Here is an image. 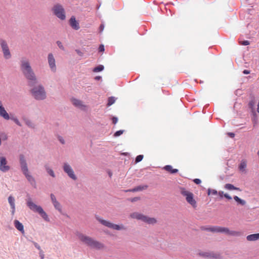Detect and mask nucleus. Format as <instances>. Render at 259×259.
Masks as SVG:
<instances>
[{
    "instance_id": "1",
    "label": "nucleus",
    "mask_w": 259,
    "mask_h": 259,
    "mask_svg": "<svg viewBox=\"0 0 259 259\" xmlns=\"http://www.w3.org/2000/svg\"><path fill=\"white\" fill-rule=\"evenodd\" d=\"M20 67L24 75L28 79L33 82L37 81V77L28 58L26 57L21 58L20 60Z\"/></svg>"
},
{
    "instance_id": "2",
    "label": "nucleus",
    "mask_w": 259,
    "mask_h": 259,
    "mask_svg": "<svg viewBox=\"0 0 259 259\" xmlns=\"http://www.w3.org/2000/svg\"><path fill=\"white\" fill-rule=\"evenodd\" d=\"M76 236L81 242L92 248L101 250L105 247V245L102 243L81 233L77 232Z\"/></svg>"
},
{
    "instance_id": "3",
    "label": "nucleus",
    "mask_w": 259,
    "mask_h": 259,
    "mask_svg": "<svg viewBox=\"0 0 259 259\" xmlns=\"http://www.w3.org/2000/svg\"><path fill=\"white\" fill-rule=\"evenodd\" d=\"M0 117L5 120H11L15 124L19 126H22L21 122L18 118L13 114H9L6 107H5L3 102L0 100Z\"/></svg>"
},
{
    "instance_id": "4",
    "label": "nucleus",
    "mask_w": 259,
    "mask_h": 259,
    "mask_svg": "<svg viewBox=\"0 0 259 259\" xmlns=\"http://www.w3.org/2000/svg\"><path fill=\"white\" fill-rule=\"evenodd\" d=\"M32 97L36 100L42 101L45 100L47 97V92L45 87L42 84H38L34 86L31 90Z\"/></svg>"
},
{
    "instance_id": "5",
    "label": "nucleus",
    "mask_w": 259,
    "mask_h": 259,
    "mask_svg": "<svg viewBox=\"0 0 259 259\" xmlns=\"http://www.w3.org/2000/svg\"><path fill=\"white\" fill-rule=\"evenodd\" d=\"M130 217L132 219L140 220L148 225H154L157 222L155 218H151L138 212H134L131 213Z\"/></svg>"
},
{
    "instance_id": "6",
    "label": "nucleus",
    "mask_w": 259,
    "mask_h": 259,
    "mask_svg": "<svg viewBox=\"0 0 259 259\" xmlns=\"http://www.w3.org/2000/svg\"><path fill=\"white\" fill-rule=\"evenodd\" d=\"M95 219L102 225L113 230L117 231L125 230L126 228L122 224H115L108 221L103 219L98 215H95Z\"/></svg>"
},
{
    "instance_id": "7",
    "label": "nucleus",
    "mask_w": 259,
    "mask_h": 259,
    "mask_svg": "<svg viewBox=\"0 0 259 259\" xmlns=\"http://www.w3.org/2000/svg\"><path fill=\"white\" fill-rule=\"evenodd\" d=\"M179 190L181 194L185 197L187 202L193 207H196V201L194 198L193 194L184 187H180Z\"/></svg>"
},
{
    "instance_id": "8",
    "label": "nucleus",
    "mask_w": 259,
    "mask_h": 259,
    "mask_svg": "<svg viewBox=\"0 0 259 259\" xmlns=\"http://www.w3.org/2000/svg\"><path fill=\"white\" fill-rule=\"evenodd\" d=\"M47 60L50 71L52 73H56L58 67L55 55L52 53H49L47 55Z\"/></svg>"
},
{
    "instance_id": "9",
    "label": "nucleus",
    "mask_w": 259,
    "mask_h": 259,
    "mask_svg": "<svg viewBox=\"0 0 259 259\" xmlns=\"http://www.w3.org/2000/svg\"><path fill=\"white\" fill-rule=\"evenodd\" d=\"M19 162L21 171L24 176L27 178H31L32 176L28 169L27 161L24 155L21 154L19 156Z\"/></svg>"
},
{
    "instance_id": "10",
    "label": "nucleus",
    "mask_w": 259,
    "mask_h": 259,
    "mask_svg": "<svg viewBox=\"0 0 259 259\" xmlns=\"http://www.w3.org/2000/svg\"><path fill=\"white\" fill-rule=\"evenodd\" d=\"M0 46L2 49L4 58L5 60H9L11 59L12 55L6 40L3 39H1Z\"/></svg>"
},
{
    "instance_id": "11",
    "label": "nucleus",
    "mask_w": 259,
    "mask_h": 259,
    "mask_svg": "<svg viewBox=\"0 0 259 259\" xmlns=\"http://www.w3.org/2000/svg\"><path fill=\"white\" fill-rule=\"evenodd\" d=\"M198 255L208 259H224L223 256L218 252L201 251L198 252Z\"/></svg>"
},
{
    "instance_id": "12",
    "label": "nucleus",
    "mask_w": 259,
    "mask_h": 259,
    "mask_svg": "<svg viewBox=\"0 0 259 259\" xmlns=\"http://www.w3.org/2000/svg\"><path fill=\"white\" fill-rule=\"evenodd\" d=\"M53 13L58 17L59 19L64 20L66 18L65 12L63 7L57 4L55 5L52 9Z\"/></svg>"
},
{
    "instance_id": "13",
    "label": "nucleus",
    "mask_w": 259,
    "mask_h": 259,
    "mask_svg": "<svg viewBox=\"0 0 259 259\" xmlns=\"http://www.w3.org/2000/svg\"><path fill=\"white\" fill-rule=\"evenodd\" d=\"M10 168L6 157L3 153L0 152V170L3 172H6L10 169Z\"/></svg>"
},
{
    "instance_id": "14",
    "label": "nucleus",
    "mask_w": 259,
    "mask_h": 259,
    "mask_svg": "<svg viewBox=\"0 0 259 259\" xmlns=\"http://www.w3.org/2000/svg\"><path fill=\"white\" fill-rule=\"evenodd\" d=\"M62 168L64 172L70 178H76L74 171L71 165L68 162H64L62 165Z\"/></svg>"
},
{
    "instance_id": "15",
    "label": "nucleus",
    "mask_w": 259,
    "mask_h": 259,
    "mask_svg": "<svg viewBox=\"0 0 259 259\" xmlns=\"http://www.w3.org/2000/svg\"><path fill=\"white\" fill-rule=\"evenodd\" d=\"M27 206L29 208L34 212L39 213L43 208L39 205H36L30 197L27 198L26 200Z\"/></svg>"
},
{
    "instance_id": "16",
    "label": "nucleus",
    "mask_w": 259,
    "mask_h": 259,
    "mask_svg": "<svg viewBox=\"0 0 259 259\" xmlns=\"http://www.w3.org/2000/svg\"><path fill=\"white\" fill-rule=\"evenodd\" d=\"M70 102L74 106L81 110L86 111L87 110V105L84 104V103L79 99L75 98H72L70 99Z\"/></svg>"
},
{
    "instance_id": "17",
    "label": "nucleus",
    "mask_w": 259,
    "mask_h": 259,
    "mask_svg": "<svg viewBox=\"0 0 259 259\" xmlns=\"http://www.w3.org/2000/svg\"><path fill=\"white\" fill-rule=\"evenodd\" d=\"M219 233H223L231 236H239L241 235L240 232L230 230L228 228L222 227H219Z\"/></svg>"
},
{
    "instance_id": "18",
    "label": "nucleus",
    "mask_w": 259,
    "mask_h": 259,
    "mask_svg": "<svg viewBox=\"0 0 259 259\" xmlns=\"http://www.w3.org/2000/svg\"><path fill=\"white\" fill-rule=\"evenodd\" d=\"M8 201L10 205L11 214L14 215L16 211L15 199L13 196L10 195L8 197Z\"/></svg>"
},
{
    "instance_id": "19",
    "label": "nucleus",
    "mask_w": 259,
    "mask_h": 259,
    "mask_svg": "<svg viewBox=\"0 0 259 259\" xmlns=\"http://www.w3.org/2000/svg\"><path fill=\"white\" fill-rule=\"evenodd\" d=\"M247 161L245 159H242L239 166L238 169L241 173L246 174L247 172Z\"/></svg>"
},
{
    "instance_id": "20",
    "label": "nucleus",
    "mask_w": 259,
    "mask_h": 259,
    "mask_svg": "<svg viewBox=\"0 0 259 259\" xmlns=\"http://www.w3.org/2000/svg\"><path fill=\"white\" fill-rule=\"evenodd\" d=\"M69 24L73 29L78 30L80 28L78 22L76 20L74 16H72L70 19Z\"/></svg>"
},
{
    "instance_id": "21",
    "label": "nucleus",
    "mask_w": 259,
    "mask_h": 259,
    "mask_svg": "<svg viewBox=\"0 0 259 259\" xmlns=\"http://www.w3.org/2000/svg\"><path fill=\"white\" fill-rule=\"evenodd\" d=\"M14 225L15 227L22 234H24L25 233L24 226L23 224L20 223L18 220H15L14 221Z\"/></svg>"
},
{
    "instance_id": "22",
    "label": "nucleus",
    "mask_w": 259,
    "mask_h": 259,
    "mask_svg": "<svg viewBox=\"0 0 259 259\" xmlns=\"http://www.w3.org/2000/svg\"><path fill=\"white\" fill-rule=\"evenodd\" d=\"M246 239L249 241H255L259 240V233L252 234L247 236Z\"/></svg>"
},
{
    "instance_id": "23",
    "label": "nucleus",
    "mask_w": 259,
    "mask_h": 259,
    "mask_svg": "<svg viewBox=\"0 0 259 259\" xmlns=\"http://www.w3.org/2000/svg\"><path fill=\"white\" fill-rule=\"evenodd\" d=\"M148 188V186L146 185H140L132 189V192L142 191L144 190H146Z\"/></svg>"
},
{
    "instance_id": "24",
    "label": "nucleus",
    "mask_w": 259,
    "mask_h": 259,
    "mask_svg": "<svg viewBox=\"0 0 259 259\" xmlns=\"http://www.w3.org/2000/svg\"><path fill=\"white\" fill-rule=\"evenodd\" d=\"M45 169L49 175V176L51 177L54 178L56 177L55 174L54 170L50 167V166L48 165H45Z\"/></svg>"
},
{
    "instance_id": "25",
    "label": "nucleus",
    "mask_w": 259,
    "mask_h": 259,
    "mask_svg": "<svg viewBox=\"0 0 259 259\" xmlns=\"http://www.w3.org/2000/svg\"><path fill=\"white\" fill-rule=\"evenodd\" d=\"M38 214L41 216V217L46 221L49 222L50 219L48 217L47 213L44 210L42 209L40 212H39Z\"/></svg>"
},
{
    "instance_id": "26",
    "label": "nucleus",
    "mask_w": 259,
    "mask_h": 259,
    "mask_svg": "<svg viewBox=\"0 0 259 259\" xmlns=\"http://www.w3.org/2000/svg\"><path fill=\"white\" fill-rule=\"evenodd\" d=\"M55 208L59 212L61 213L62 212V207L60 203L58 201L55 202L53 204Z\"/></svg>"
},
{
    "instance_id": "27",
    "label": "nucleus",
    "mask_w": 259,
    "mask_h": 259,
    "mask_svg": "<svg viewBox=\"0 0 259 259\" xmlns=\"http://www.w3.org/2000/svg\"><path fill=\"white\" fill-rule=\"evenodd\" d=\"M225 188L229 190H236L240 191V189L239 188L236 187L234 186L233 185L230 184H227L225 186Z\"/></svg>"
},
{
    "instance_id": "28",
    "label": "nucleus",
    "mask_w": 259,
    "mask_h": 259,
    "mask_svg": "<svg viewBox=\"0 0 259 259\" xmlns=\"http://www.w3.org/2000/svg\"><path fill=\"white\" fill-rule=\"evenodd\" d=\"M234 199L236 202L242 205H244L246 204V201L244 200L240 199L237 196H235Z\"/></svg>"
},
{
    "instance_id": "29",
    "label": "nucleus",
    "mask_w": 259,
    "mask_h": 259,
    "mask_svg": "<svg viewBox=\"0 0 259 259\" xmlns=\"http://www.w3.org/2000/svg\"><path fill=\"white\" fill-rule=\"evenodd\" d=\"M219 227H212L206 228V230L211 232H218L219 233Z\"/></svg>"
},
{
    "instance_id": "30",
    "label": "nucleus",
    "mask_w": 259,
    "mask_h": 259,
    "mask_svg": "<svg viewBox=\"0 0 259 259\" xmlns=\"http://www.w3.org/2000/svg\"><path fill=\"white\" fill-rule=\"evenodd\" d=\"M165 169L169 171H171V173H175L178 171L177 169H172L170 165H167L165 167Z\"/></svg>"
},
{
    "instance_id": "31",
    "label": "nucleus",
    "mask_w": 259,
    "mask_h": 259,
    "mask_svg": "<svg viewBox=\"0 0 259 259\" xmlns=\"http://www.w3.org/2000/svg\"><path fill=\"white\" fill-rule=\"evenodd\" d=\"M207 194L208 195H215L218 194V192L217 190H215L214 189H211L209 188L207 190Z\"/></svg>"
},
{
    "instance_id": "32",
    "label": "nucleus",
    "mask_w": 259,
    "mask_h": 259,
    "mask_svg": "<svg viewBox=\"0 0 259 259\" xmlns=\"http://www.w3.org/2000/svg\"><path fill=\"white\" fill-rule=\"evenodd\" d=\"M115 100H116V99L114 97H110L108 99V102L107 105L108 106H111L115 102Z\"/></svg>"
},
{
    "instance_id": "33",
    "label": "nucleus",
    "mask_w": 259,
    "mask_h": 259,
    "mask_svg": "<svg viewBox=\"0 0 259 259\" xmlns=\"http://www.w3.org/2000/svg\"><path fill=\"white\" fill-rule=\"evenodd\" d=\"M103 69H104V66L103 65H99L97 67H95L94 69V71L96 72H99V71H102L103 70Z\"/></svg>"
},
{
    "instance_id": "34",
    "label": "nucleus",
    "mask_w": 259,
    "mask_h": 259,
    "mask_svg": "<svg viewBox=\"0 0 259 259\" xmlns=\"http://www.w3.org/2000/svg\"><path fill=\"white\" fill-rule=\"evenodd\" d=\"M57 139L59 141V142L62 144H65L66 141L64 138L61 136H58Z\"/></svg>"
},
{
    "instance_id": "35",
    "label": "nucleus",
    "mask_w": 259,
    "mask_h": 259,
    "mask_svg": "<svg viewBox=\"0 0 259 259\" xmlns=\"http://www.w3.org/2000/svg\"><path fill=\"white\" fill-rule=\"evenodd\" d=\"M141 199L140 197H135L134 198H128L127 200L132 202H135L136 201H139Z\"/></svg>"
},
{
    "instance_id": "36",
    "label": "nucleus",
    "mask_w": 259,
    "mask_h": 259,
    "mask_svg": "<svg viewBox=\"0 0 259 259\" xmlns=\"http://www.w3.org/2000/svg\"><path fill=\"white\" fill-rule=\"evenodd\" d=\"M25 122L26 124L29 127H32L33 126V123L29 119H25Z\"/></svg>"
},
{
    "instance_id": "37",
    "label": "nucleus",
    "mask_w": 259,
    "mask_h": 259,
    "mask_svg": "<svg viewBox=\"0 0 259 259\" xmlns=\"http://www.w3.org/2000/svg\"><path fill=\"white\" fill-rule=\"evenodd\" d=\"M50 198L52 204L58 201L56 198V196L53 194H51L50 195Z\"/></svg>"
},
{
    "instance_id": "38",
    "label": "nucleus",
    "mask_w": 259,
    "mask_h": 259,
    "mask_svg": "<svg viewBox=\"0 0 259 259\" xmlns=\"http://www.w3.org/2000/svg\"><path fill=\"white\" fill-rule=\"evenodd\" d=\"M57 45L58 47L61 50H64V47L62 44V43L60 41H57Z\"/></svg>"
},
{
    "instance_id": "39",
    "label": "nucleus",
    "mask_w": 259,
    "mask_h": 259,
    "mask_svg": "<svg viewBox=\"0 0 259 259\" xmlns=\"http://www.w3.org/2000/svg\"><path fill=\"white\" fill-rule=\"evenodd\" d=\"M143 158V156L142 155H139L138 156H137L136 158V162L138 163L140 161H141Z\"/></svg>"
},
{
    "instance_id": "40",
    "label": "nucleus",
    "mask_w": 259,
    "mask_h": 259,
    "mask_svg": "<svg viewBox=\"0 0 259 259\" xmlns=\"http://www.w3.org/2000/svg\"><path fill=\"white\" fill-rule=\"evenodd\" d=\"M123 133V131H122V130H120V131H117L114 134V137H118V136H120L121 134H122Z\"/></svg>"
},
{
    "instance_id": "41",
    "label": "nucleus",
    "mask_w": 259,
    "mask_h": 259,
    "mask_svg": "<svg viewBox=\"0 0 259 259\" xmlns=\"http://www.w3.org/2000/svg\"><path fill=\"white\" fill-rule=\"evenodd\" d=\"M2 141H6L8 139V136L6 134H4L2 135V137L1 138Z\"/></svg>"
},
{
    "instance_id": "42",
    "label": "nucleus",
    "mask_w": 259,
    "mask_h": 259,
    "mask_svg": "<svg viewBox=\"0 0 259 259\" xmlns=\"http://www.w3.org/2000/svg\"><path fill=\"white\" fill-rule=\"evenodd\" d=\"M240 44L241 45H243V46H247V45H249V41H248V40L242 41H240Z\"/></svg>"
},
{
    "instance_id": "43",
    "label": "nucleus",
    "mask_w": 259,
    "mask_h": 259,
    "mask_svg": "<svg viewBox=\"0 0 259 259\" xmlns=\"http://www.w3.org/2000/svg\"><path fill=\"white\" fill-rule=\"evenodd\" d=\"M33 243L34 245V246L38 249L39 250V251H40V250H41V248H40V246H39V245L35 242H33Z\"/></svg>"
},
{
    "instance_id": "44",
    "label": "nucleus",
    "mask_w": 259,
    "mask_h": 259,
    "mask_svg": "<svg viewBox=\"0 0 259 259\" xmlns=\"http://www.w3.org/2000/svg\"><path fill=\"white\" fill-rule=\"evenodd\" d=\"M39 256L41 257V259H44L45 257V254L44 253V252L42 250H40V251L39 252Z\"/></svg>"
},
{
    "instance_id": "45",
    "label": "nucleus",
    "mask_w": 259,
    "mask_h": 259,
    "mask_svg": "<svg viewBox=\"0 0 259 259\" xmlns=\"http://www.w3.org/2000/svg\"><path fill=\"white\" fill-rule=\"evenodd\" d=\"M249 106L250 108L252 109V112H254V103L253 102H251L249 103Z\"/></svg>"
},
{
    "instance_id": "46",
    "label": "nucleus",
    "mask_w": 259,
    "mask_h": 259,
    "mask_svg": "<svg viewBox=\"0 0 259 259\" xmlns=\"http://www.w3.org/2000/svg\"><path fill=\"white\" fill-rule=\"evenodd\" d=\"M224 196L229 200L232 199V197L228 194H224Z\"/></svg>"
},
{
    "instance_id": "47",
    "label": "nucleus",
    "mask_w": 259,
    "mask_h": 259,
    "mask_svg": "<svg viewBox=\"0 0 259 259\" xmlns=\"http://www.w3.org/2000/svg\"><path fill=\"white\" fill-rule=\"evenodd\" d=\"M194 182L196 184H199L200 183H201V180L200 179H194Z\"/></svg>"
},
{
    "instance_id": "48",
    "label": "nucleus",
    "mask_w": 259,
    "mask_h": 259,
    "mask_svg": "<svg viewBox=\"0 0 259 259\" xmlns=\"http://www.w3.org/2000/svg\"><path fill=\"white\" fill-rule=\"evenodd\" d=\"M118 121V119L117 117H113L112 118V122L114 124H116Z\"/></svg>"
},
{
    "instance_id": "49",
    "label": "nucleus",
    "mask_w": 259,
    "mask_h": 259,
    "mask_svg": "<svg viewBox=\"0 0 259 259\" xmlns=\"http://www.w3.org/2000/svg\"><path fill=\"white\" fill-rule=\"evenodd\" d=\"M99 50L100 52H102L104 50V46L103 45H101L100 46L99 48Z\"/></svg>"
},
{
    "instance_id": "50",
    "label": "nucleus",
    "mask_w": 259,
    "mask_h": 259,
    "mask_svg": "<svg viewBox=\"0 0 259 259\" xmlns=\"http://www.w3.org/2000/svg\"><path fill=\"white\" fill-rule=\"evenodd\" d=\"M218 194L221 198H222L224 195V192L223 191H219V192H218Z\"/></svg>"
},
{
    "instance_id": "51",
    "label": "nucleus",
    "mask_w": 259,
    "mask_h": 259,
    "mask_svg": "<svg viewBox=\"0 0 259 259\" xmlns=\"http://www.w3.org/2000/svg\"><path fill=\"white\" fill-rule=\"evenodd\" d=\"M243 72L245 74H248L250 73V71L247 70H244Z\"/></svg>"
},
{
    "instance_id": "52",
    "label": "nucleus",
    "mask_w": 259,
    "mask_h": 259,
    "mask_svg": "<svg viewBox=\"0 0 259 259\" xmlns=\"http://www.w3.org/2000/svg\"><path fill=\"white\" fill-rule=\"evenodd\" d=\"M228 135L231 138H233L235 136L234 134L232 133H228Z\"/></svg>"
},
{
    "instance_id": "53",
    "label": "nucleus",
    "mask_w": 259,
    "mask_h": 259,
    "mask_svg": "<svg viewBox=\"0 0 259 259\" xmlns=\"http://www.w3.org/2000/svg\"><path fill=\"white\" fill-rule=\"evenodd\" d=\"M104 25L103 24L101 25L100 26V31H102L104 29Z\"/></svg>"
},
{
    "instance_id": "54",
    "label": "nucleus",
    "mask_w": 259,
    "mask_h": 259,
    "mask_svg": "<svg viewBox=\"0 0 259 259\" xmlns=\"http://www.w3.org/2000/svg\"><path fill=\"white\" fill-rule=\"evenodd\" d=\"M257 112L259 113V100L258 101L257 104Z\"/></svg>"
},
{
    "instance_id": "55",
    "label": "nucleus",
    "mask_w": 259,
    "mask_h": 259,
    "mask_svg": "<svg viewBox=\"0 0 259 259\" xmlns=\"http://www.w3.org/2000/svg\"><path fill=\"white\" fill-rule=\"evenodd\" d=\"M125 192H132V189H128V190H125Z\"/></svg>"
},
{
    "instance_id": "56",
    "label": "nucleus",
    "mask_w": 259,
    "mask_h": 259,
    "mask_svg": "<svg viewBox=\"0 0 259 259\" xmlns=\"http://www.w3.org/2000/svg\"><path fill=\"white\" fill-rule=\"evenodd\" d=\"M96 79H97V80H99L101 78V77L100 76H97L96 77Z\"/></svg>"
},
{
    "instance_id": "57",
    "label": "nucleus",
    "mask_w": 259,
    "mask_h": 259,
    "mask_svg": "<svg viewBox=\"0 0 259 259\" xmlns=\"http://www.w3.org/2000/svg\"><path fill=\"white\" fill-rule=\"evenodd\" d=\"M257 156H258V161H259V153H257Z\"/></svg>"
},
{
    "instance_id": "58",
    "label": "nucleus",
    "mask_w": 259,
    "mask_h": 259,
    "mask_svg": "<svg viewBox=\"0 0 259 259\" xmlns=\"http://www.w3.org/2000/svg\"><path fill=\"white\" fill-rule=\"evenodd\" d=\"M77 51V53H79V51Z\"/></svg>"
}]
</instances>
